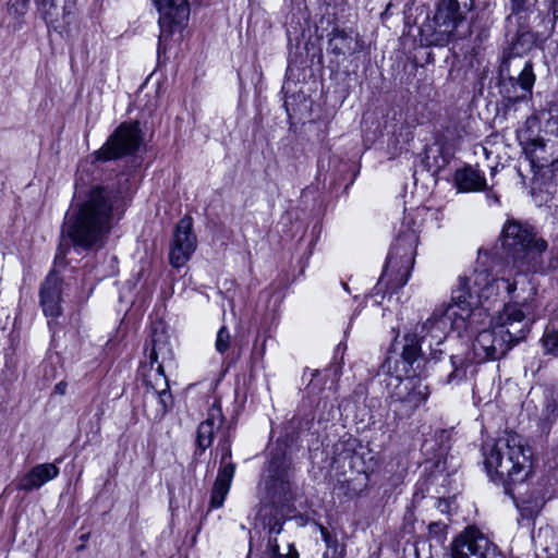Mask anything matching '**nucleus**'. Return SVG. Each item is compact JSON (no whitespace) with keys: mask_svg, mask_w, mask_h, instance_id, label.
<instances>
[{"mask_svg":"<svg viewBox=\"0 0 558 558\" xmlns=\"http://www.w3.org/2000/svg\"><path fill=\"white\" fill-rule=\"evenodd\" d=\"M522 283L521 290L523 292V295L518 294L515 296V302L508 303L505 306H517L520 311V313L523 315H527L530 318V327L534 323V315H533V305L532 300L534 295L537 293V287L535 284V281H520ZM521 325H523V317L520 318Z\"/></svg>","mask_w":558,"mask_h":558,"instance_id":"nucleus-24","label":"nucleus"},{"mask_svg":"<svg viewBox=\"0 0 558 558\" xmlns=\"http://www.w3.org/2000/svg\"><path fill=\"white\" fill-rule=\"evenodd\" d=\"M196 248V238L192 233V220L190 218L181 219L175 228L173 243L170 250V264L179 268L183 266L192 256Z\"/></svg>","mask_w":558,"mask_h":558,"instance_id":"nucleus-12","label":"nucleus"},{"mask_svg":"<svg viewBox=\"0 0 558 558\" xmlns=\"http://www.w3.org/2000/svg\"><path fill=\"white\" fill-rule=\"evenodd\" d=\"M535 74L531 61L525 62L522 71L517 78L511 77L510 81L518 84L526 94H532V88L535 84Z\"/></svg>","mask_w":558,"mask_h":558,"instance_id":"nucleus-28","label":"nucleus"},{"mask_svg":"<svg viewBox=\"0 0 558 558\" xmlns=\"http://www.w3.org/2000/svg\"><path fill=\"white\" fill-rule=\"evenodd\" d=\"M270 481L268 483V489L274 496H283L290 492V480L291 474L289 470L283 468L279 470V465L275 460L269 465Z\"/></svg>","mask_w":558,"mask_h":558,"instance_id":"nucleus-26","label":"nucleus"},{"mask_svg":"<svg viewBox=\"0 0 558 558\" xmlns=\"http://www.w3.org/2000/svg\"><path fill=\"white\" fill-rule=\"evenodd\" d=\"M434 20L439 27H444L445 33L451 35L463 20L458 0H440Z\"/></svg>","mask_w":558,"mask_h":558,"instance_id":"nucleus-20","label":"nucleus"},{"mask_svg":"<svg viewBox=\"0 0 558 558\" xmlns=\"http://www.w3.org/2000/svg\"><path fill=\"white\" fill-rule=\"evenodd\" d=\"M493 544L475 527H468L451 544V558H486Z\"/></svg>","mask_w":558,"mask_h":558,"instance_id":"nucleus-11","label":"nucleus"},{"mask_svg":"<svg viewBox=\"0 0 558 558\" xmlns=\"http://www.w3.org/2000/svg\"><path fill=\"white\" fill-rule=\"evenodd\" d=\"M526 37H530V34H521L517 37V41L514 43V46H517L521 40H525Z\"/></svg>","mask_w":558,"mask_h":558,"instance_id":"nucleus-38","label":"nucleus"},{"mask_svg":"<svg viewBox=\"0 0 558 558\" xmlns=\"http://www.w3.org/2000/svg\"><path fill=\"white\" fill-rule=\"evenodd\" d=\"M532 168L542 169L558 161V141L532 140L526 148Z\"/></svg>","mask_w":558,"mask_h":558,"instance_id":"nucleus-15","label":"nucleus"},{"mask_svg":"<svg viewBox=\"0 0 558 558\" xmlns=\"http://www.w3.org/2000/svg\"><path fill=\"white\" fill-rule=\"evenodd\" d=\"M502 259L494 260L487 252L478 251L474 272L477 276L505 279L506 276L546 275L547 268H556L557 264L544 263L543 255L547 242L537 236L534 229L515 220L506 222L500 236Z\"/></svg>","mask_w":558,"mask_h":558,"instance_id":"nucleus-2","label":"nucleus"},{"mask_svg":"<svg viewBox=\"0 0 558 558\" xmlns=\"http://www.w3.org/2000/svg\"><path fill=\"white\" fill-rule=\"evenodd\" d=\"M517 289H518L517 281H512V282L508 281L507 290L509 293H513Z\"/></svg>","mask_w":558,"mask_h":558,"instance_id":"nucleus-36","label":"nucleus"},{"mask_svg":"<svg viewBox=\"0 0 558 558\" xmlns=\"http://www.w3.org/2000/svg\"><path fill=\"white\" fill-rule=\"evenodd\" d=\"M159 12V47L171 36L175 27L185 25L190 16L187 0H153Z\"/></svg>","mask_w":558,"mask_h":558,"instance_id":"nucleus-9","label":"nucleus"},{"mask_svg":"<svg viewBox=\"0 0 558 558\" xmlns=\"http://www.w3.org/2000/svg\"><path fill=\"white\" fill-rule=\"evenodd\" d=\"M223 416L218 405H213L208 410L207 418L203 421L196 433V446L198 454H202L213 444L216 430L222 425Z\"/></svg>","mask_w":558,"mask_h":558,"instance_id":"nucleus-16","label":"nucleus"},{"mask_svg":"<svg viewBox=\"0 0 558 558\" xmlns=\"http://www.w3.org/2000/svg\"><path fill=\"white\" fill-rule=\"evenodd\" d=\"M472 301H468L463 295L459 301L444 303L437 306L430 316L421 325V339L423 343L428 342L429 355L436 359V354L441 350L448 335L452 331L459 333L468 329L469 320L474 315Z\"/></svg>","mask_w":558,"mask_h":558,"instance_id":"nucleus-5","label":"nucleus"},{"mask_svg":"<svg viewBox=\"0 0 558 558\" xmlns=\"http://www.w3.org/2000/svg\"><path fill=\"white\" fill-rule=\"evenodd\" d=\"M542 345L546 354L558 357V331L546 329L542 337Z\"/></svg>","mask_w":558,"mask_h":558,"instance_id":"nucleus-30","label":"nucleus"},{"mask_svg":"<svg viewBox=\"0 0 558 558\" xmlns=\"http://www.w3.org/2000/svg\"><path fill=\"white\" fill-rule=\"evenodd\" d=\"M231 343V335L230 331L226 326L220 327V329L217 332L216 341H215V349L218 353L223 354L226 353Z\"/></svg>","mask_w":558,"mask_h":558,"instance_id":"nucleus-31","label":"nucleus"},{"mask_svg":"<svg viewBox=\"0 0 558 558\" xmlns=\"http://www.w3.org/2000/svg\"><path fill=\"white\" fill-rule=\"evenodd\" d=\"M524 99H526V96H525V95L514 97V98H513V99H511V100H512V102H518V101H521V100H524Z\"/></svg>","mask_w":558,"mask_h":558,"instance_id":"nucleus-39","label":"nucleus"},{"mask_svg":"<svg viewBox=\"0 0 558 558\" xmlns=\"http://www.w3.org/2000/svg\"><path fill=\"white\" fill-rule=\"evenodd\" d=\"M484 464L490 480L513 500L515 492L532 473V452L520 436L509 434L483 447Z\"/></svg>","mask_w":558,"mask_h":558,"instance_id":"nucleus-3","label":"nucleus"},{"mask_svg":"<svg viewBox=\"0 0 558 558\" xmlns=\"http://www.w3.org/2000/svg\"><path fill=\"white\" fill-rule=\"evenodd\" d=\"M428 342L423 343L421 339V329L414 335L404 337V345L401 353L402 361L407 363L415 373L421 367L422 362L426 360Z\"/></svg>","mask_w":558,"mask_h":558,"instance_id":"nucleus-18","label":"nucleus"},{"mask_svg":"<svg viewBox=\"0 0 558 558\" xmlns=\"http://www.w3.org/2000/svg\"><path fill=\"white\" fill-rule=\"evenodd\" d=\"M284 520L278 517L270 518L268 521V545L267 554L269 558H299V554L294 545L290 542L286 543V553H281L278 535L283 531Z\"/></svg>","mask_w":558,"mask_h":558,"instance_id":"nucleus-19","label":"nucleus"},{"mask_svg":"<svg viewBox=\"0 0 558 558\" xmlns=\"http://www.w3.org/2000/svg\"><path fill=\"white\" fill-rule=\"evenodd\" d=\"M341 286H342V288H343L347 292H349V293H350V290H349L348 284H347V282H345V281H342V282H341Z\"/></svg>","mask_w":558,"mask_h":558,"instance_id":"nucleus-40","label":"nucleus"},{"mask_svg":"<svg viewBox=\"0 0 558 558\" xmlns=\"http://www.w3.org/2000/svg\"><path fill=\"white\" fill-rule=\"evenodd\" d=\"M229 458H231V449H230V445L226 441V444L223 446L222 458H221L222 465H225L227 463L226 460Z\"/></svg>","mask_w":558,"mask_h":558,"instance_id":"nucleus-35","label":"nucleus"},{"mask_svg":"<svg viewBox=\"0 0 558 558\" xmlns=\"http://www.w3.org/2000/svg\"><path fill=\"white\" fill-rule=\"evenodd\" d=\"M66 388H68V384L66 381L64 380H61L60 383H58L54 388H53V392L57 393V395H60V396H63L65 395L66 392Z\"/></svg>","mask_w":558,"mask_h":558,"instance_id":"nucleus-34","label":"nucleus"},{"mask_svg":"<svg viewBox=\"0 0 558 558\" xmlns=\"http://www.w3.org/2000/svg\"><path fill=\"white\" fill-rule=\"evenodd\" d=\"M397 384L389 392L388 407L399 418L411 416L428 399V385L417 376L405 379L396 377Z\"/></svg>","mask_w":558,"mask_h":558,"instance_id":"nucleus-6","label":"nucleus"},{"mask_svg":"<svg viewBox=\"0 0 558 558\" xmlns=\"http://www.w3.org/2000/svg\"><path fill=\"white\" fill-rule=\"evenodd\" d=\"M320 532H322V535H323L324 541H325L326 543H328V542H329V533H328L327 529H326V527H324V526H322V527H320Z\"/></svg>","mask_w":558,"mask_h":558,"instance_id":"nucleus-37","label":"nucleus"},{"mask_svg":"<svg viewBox=\"0 0 558 558\" xmlns=\"http://www.w3.org/2000/svg\"><path fill=\"white\" fill-rule=\"evenodd\" d=\"M148 365L169 367L173 364L174 354L170 344L169 335L161 325L154 326L150 342L145 348Z\"/></svg>","mask_w":558,"mask_h":558,"instance_id":"nucleus-13","label":"nucleus"},{"mask_svg":"<svg viewBox=\"0 0 558 558\" xmlns=\"http://www.w3.org/2000/svg\"><path fill=\"white\" fill-rule=\"evenodd\" d=\"M141 140L138 122H124L94 153L95 159L108 161L132 154L138 148Z\"/></svg>","mask_w":558,"mask_h":558,"instance_id":"nucleus-8","label":"nucleus"},{"mask_svg":"<svg viewBox=\"0 0 558 558\" xmlns=\"http://www.w3.org/2000/svg\"><path fill=\"white\" fill-rule=\"evenodd\" d=\"M234 472V463H226L225 465H221L211 490L210 508L218 509L222 507L223 501L230 490Z\"/></svg>","mask_w":558,"mask_h":558,"instance_id":"nucleus-21","label":"nucleus"},{"mask_svg":"<svg viewBox=\"0 0 558 558\" xmlns=\"http://www.w3.org/2000/svg\"><path fill=\"white\" fill-rule=\"evenodd\" d=\"M64 257H65V252H64V248H63V244H61L60 248H59V252L57 253L56 258H54L53 268L50 271V274L47 276V279H51L52 276L59 274V268L61 266H64Z\"/></svg>","mask_w":558,"mask_h":558,"instance_id":"nucleus-33","label":"nucleus"},{"mask_svg":"<svg viewBox=\"0 0 558 558\" xmlns=\"http://www.w3.org/2000/svg\"><path fill=\"white\" fill-rule=\"evenodd\" d=\"M141 367L147 386L146 397L158 401L160 408L157 410V414L163 416L172 403L168 378L165 374L166 367L159 364L151 366L146 361Z\"/></svg>","mask_w":558,"mask_h":558,"instance_id":"nucleus-10","label":"nucleus"},{"mask_svg":"<svg viewBox=\"0 0 558 558\" xmlns=\"http://www.w3.org/2000/svg\"><path fill=\"white\" fill-rule=\"evenodd\" d=\"M351 37L344 31L336 29L330 34L327 49L336 56H343L351 50Z\"/></svg>","mask_w":558,"mask_h":558,"instance_id":"nucleus-27","label":"nucleus"},{"mask_svg":"<svg viewBox=\"0 0 558 558\" xmlns=\"http://www.w3.org/2000/svg\"><path fill=\"white\" fill-rule=\"evenodd\" d=\"M517 306H504L493 326L477 333L472 342L474 360L477 363L499 360L507 352L524 340L530 332V318Z\"/></svg>","mask_w":558,"mask_h":558,"instance_id":"nucleus-4","label":"nucleus"},{"mask_svg":"<svg viewBox=\"0 0 558 558\" xmlns=\"http://www.w3.org/2000/svg\"><path fill=\"white\" fill-rule=\"evenodd\" d=\"M59 475V468L54 463L37 464L21 477L17 488L24 492L39 489L49 481Z\"/></svg>","mask_w":558,"mask_h":558,"instance_id":"nucleus-17","label":"nucleus"},{"mask_svg":"<svg viewBox=\"0 0 558 558\" xmlns=\"http://www.w3.org/2000/svg\"><path fill=\"white\" fill-rule=\"evenodd\" d=\"M418 235L411 229L400 232L388 254L381 277L408 279L414 265Z\"/></svg>","mask_w":558,"mask_h":558,"instance_id":"nucleus-7","label":"nucleus"},{"mask_svg":"<svg viewBox=\"0 0 558 558\" xmlns=\"http://www.w3.org/2000/svg\"><path fill=\"white\" fill-rule=\"evenodd\" d=\"M558 417V391L550 390L545 397L544 409L538 418V427L544 434H548Z\"/></svg>","mask_w":558,"mask_h":558,"instance_id":"nucleus-25","label":"nucleus"},{"mask_svg":"<svg viewBox=\"0 0 558 558\" xmlns=\"http://www.w3.org/2000/svg\"><path fill=\"white\" fill-rule=\"evenodd\" d=\"M129 182V175L120 173L114 181L92 187L84 202L68 215L63 239L68 238L74 246L85 250L100 247L113 218L123 213Z\"/></svg>","mask_w":558,"mask_h":558,"instance_id":"nucleus-1","label":"nucleus"},{"mask_svg":"<svg viewBox=\"0 0 558 558\" xmlns=\"http://www.w3.org/2000/svg\"><path fill=\"white\" fill-rule=\"evenodd\" d=\"M456 184L462 192H476L486 187V179L475 168L465 167L456 172Z\"/></svg>","mask_w":558,"mask_h":558,"instance_id":"nucleus-23","label":"nucleus"},{"mask_svg":"<svg viewBox=\"0 0 558 558\" xmlns=\"http://www.w3.org/2000/svg\"><path fill=\"white\" fill-rule=\"evenodd\" d=\"M62 281H44L40 289V303L46 316L58 317L61 314Z\"/></svg>","mask_w":558,"mask_h":558,"instance_id":"nucleus-22","label":"nucleus"},{"mask_svg":"<svg viewBox=\"0 0 558 558\" xmlns=\"http://www.w3.org/2000/svg\"><path fill=\"white\" fill-rule=\"evenodd\" d=\"M29 0H9L8 10L15 16L24 15L27 11Z\"/></svg>","mask_w":558,"mask_h":558,"instance_id":"nucleus-32","label":"nucleus"},{"mask_svg":"<svg viewBox=\"0 0 558 558\" xmlns=\"http://www.w3.org/2000/svg\"><path fill=\"white\" fill-rule=\"evenodd\" d=\"M74 0H43L44 19L54 31L71 23Z\"/></svg>","mask_w":558,"mask_h":558,"instance_id":"nucleus-14","label":"nucleus"},{"mask_svg":"<svg viewBox=\"0 0 558 558\" xmlns=\"http://www.w3.org/2000/svg\"><path fill=\"white\" fill-rule=\"evenodd\" d=\"M452 372L448 375L447 383L454 384L460 383L466 378L468 368L471 366L470 363H466L461 356L453 355L451 356Z\"/></svg>","mask_w":558,"mask_h":558,"instance_id":"nucleus-29","label":"nucleus"}]
</instances>
